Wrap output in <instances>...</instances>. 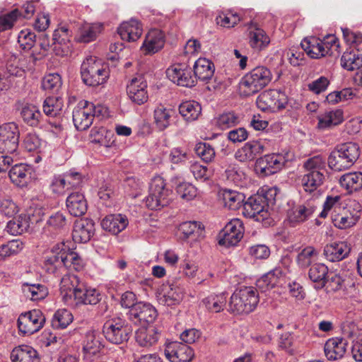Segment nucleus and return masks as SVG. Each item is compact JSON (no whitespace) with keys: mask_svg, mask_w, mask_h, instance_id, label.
<instances>
[{"mask_svg":"<svg viewBox=\"0 0 362 362\" xmlns=\"http://www.w3.org/2000/svg\"><path fill=\"white\" fill-rule=\"evenodd\" d=\"M18 42L22 49L30 50L36 42V35L30 29L22 30L18 33Z\"/></svg>","mask_w":362,"mask_h":362,"instance_id":"59","label":"nucleus"},{"mask_svg":"<svg viewBox=\"0 0 362 362\" xmlns=\"http://www.w3.org/2000/svg\"><path fill=\"white\" fill-rule=\"evenodd\" d=\"M64 250L65 244L64 243H59L54 245L50 251L47 253L44 261V267L47 272L57 274L64 268Z\"/></svg>","mask_w":362,"mask_h":362,"instance_id":"14","label":"nucleus"},{"mask_svg":"<svg viewBox=\"0 0 362 362\" xmlns=\"http://www.w3.org/2000/svg\"><path fill=\"white\" fill-rule=\"evenodd\" d=\"M179 112L185 120L194 121L200 115L202 107L196 101H185L180 105Z\"/></svg>","mask_w":362,"mask_h":362,"instance_id":"43","label":"nucleus"},{"mask_svg":"<svg viewBox=\"0 0 362 362\" xmlns=\"http://www.w3.org/2000/svg\"><path fill=\"white\" fill-rule=\"evenodd\" d=\"M328 272L327 267L322 263H316L311 266L308 276L310 279L315 283H318L321 287L325 286L326 276Z\"/></svg>","mask_w":362,"mask_h":362,"instance_id":"56","label":"nucleus"},{"mask_svg":"<svg viewBox=\"0 0 362 362\" xmlns=\"http://www.w3.org/2000/svg\"><path fill=\"white\" fill-rule=\"evenodd\" d=\"M159 337V332L154 326H142L136 332V341L144 347H148L156 344Z\"/></svg>","mask_w":362,"mask_h":362,"instance_id":"32","label":"nucleus"},{"mask_svg":"<svg viewBox=\"0 0 362 362\" xmlns=\"http://www.w3.org/2000/svg\"><path fill=\"white\" fill-rule=\"evenodd\" d=\"M282 277L280 269H274L257 281V286L262 292H267L276 286Z\"/></svg>","mask_w":362,"mask_h":362,"instance_id":"38","label":"nucleus"},{"mask_svg":"<svg viewBox=\"0 0 362 362\" xmlns=\"http://www.w3.org/2000/svg\"><path fill=\"white\" fill-rule=\"evenodd\" d=\"M226 298L223 293L217 295L211 294L203 299L202 303L209 312L219 313L226 306Z\"/></svg>","mask_w":362,"mask_h":362,"instance_id":"46","label":"nucleus"},{"mask_svg":"<svg viewBox=\"0 0 362 362\" xmlns=\"http://www.w3.org/2000/svg\"><path fill=\"white\" fill-rule=\"evenodd\" d=\"M218 196L224 206L232 210L239 209L245 199L244 194L227 189L221 190Z\"/></svg>","mask_w":362,"mask_h":362,"instance_id":"35","label":"nucleus"},{"mask_svg":"<svg viewBox=\"0 0 362 362\" xmlns=\"http://www.w3.org/2000/svg\"><path fill=\"white\" fill-rule=\"evenodd\" d=\"M250 45L256 49H264L270 42V40L265 32L260 28H255L250 32Z\"/></svg>","mask_w":362,"mask_h":362,"instance_id":"53","label":"nucleus"},{"mask_svg":"<svg viewBox=\"0 0 362 362\" xmlns=\"http://www.w3.org/2000/svg\"><path fill=\"white\" fill-rule=\"evenodd\" d=\"M95 233V223L93 220L81 218L76 220L74 225L72 238L74 242L85 243L88 242Z\"/></svg>","mask_w":362,"mask_h":362,"instance_id":"21","label":"nucleus"},{"mask_svg":"<svg viewBox=\"0 0 362 362\" xmlns=\"http://www.w3.org/2000/svg\"><path fill=\"white\" fill-rule=\"evenodd\" d=\"M20 132L14 122L0 125V153L13 154L18 148Z\"/></svg>","mask_w":362,"mask_h":362,"instance_id":"7","label":"nucleus"},{"mask_svg":"<svg viewBox=\"0 0 362 362\" xmlns=\"http://www.w3.org/2000/svg\"><path fill=\"white\" fill-rule=\"evenodd\" d=\"M74 320L71 313L66 309H59L55 312L52 319V326L54 329H65Z\"/></svg>","mask_w":362,"mask_h":362,"instance_id":"52","label":"nucleus"},{"mask_svg":"<svg viewBox=\"0 0 362 362\" xmlns=\"http://www.w3.org/2000/svg\"><path fill=\"white\" fill-rule=\"evenodd\" d=\"M83 82L89 86H97L106 82L109 76L107 67L95 57H87L81 66Z\"/></svg>","mask_w":362,"mask_h":362,"instance_id":"5","label":"nucleus"},{"mask_svg":"<svg viewBox=\"0 0 362 362\" xmlns=\"http://www.w3.org/2000/svg\"><path fill=\"white\" fill-rule=\"evenodd\" d=\"M316 250L311 246H308L299 252L296 257V262L301 268H306L310 266L317 257Z\"/></svg>","mask_w":362,"mask_h":362,"instance_id":"58","label":"nucleus"},{"mask_svg":"<svg viewBox=\"0 0 362 362\" xmlns=\"http://www.w3.org/2000/svg\"><path fill=\"white\" fill-rule=\"evenodd\" d=\"M179 230L183 235V238H191L197 240L204 235V227L197 221H186L182 223L179 226Z\"/></svg>","mask_w":362,"mask_h":362,"instance_id":"37","label":"nucleus"},{"mask_svg":"<svg viewBox=\"0 0 362 362\" xmlns=\"http://www.w3.org/2000/svg\"><path fill=\"white\" fill-rule=\"evenodd\" d=\"M102 25L98 23L83 25L78 31L76 40L79 42H90L95 40L100 33Z\"/></svg>","mask_w":362,"mask_h":362,"instance_id":"44","label":"nucleus"},{"mask_svg":"<svg viewBox=\"0 0 362 362\" xmlns=\"http://www.w3.org/2000/svg\"><path fill=\"white\" fill-rule=\"evenodd\" d=\"M127 225V218L122 214L108 215L101 221L102 228L115 235L125 229Z\"/></svg>","mask_w":362,"mask_h":362,"instance_id":"31","label":"nucleus"},{"mask_svg":"<svg viewBox=\"0 0 362 362\" xmlns=\"http://www.w3.org/2000/svg\"><path fill=\"white\" fill-rule=\"evenodd\" d=\"M258 303L257 289L252 286H243L236 289L232 294L228 310L234 314H248L255 309Z\"/></svg>","mask_w":362,"mask_h":362,"instance_id":"3","label":"nucleus"},{"mask_svg":"<svg viewBox=\"0 0 362 362\" xmlns=\"http://www.w3.org/2000/svg\"><path fill=\"white\" fill-rule=\"evenodd\" d=\"M244 227L242 221L233 219L223 230V235L219 244L226 247L236 245L243 237Z\"/></svg>","mask_w":362,"mask_h":362,"instance_id":"17","label":"nucleus"},{"mask_svg":"<svg viewBox=\"0 0 362 362\" xmlns=\"http://www.w3.org/2000/svg\"><path fill=\"white\" fill-rule=\"evenodd\" d=\"M164 42L163 33L158 29H153L146 35L141 48L145 54H153L163 47Z\"/></svg>","mask_w":362,"mask_h":362,"instance_id":"29","label":"nucleus"},{"mask_svg":"<svg viewBox=\"0 0 362 362\" xmlns=\"http://www.w3.org/2000/svg\"><path fill=\"white\" fill-rule=\"evenodd\" d=\"M64 262L65 263L64 268L80 271L83 267V262L79 255L73 251H69V248L65 245Z\"/></svg>","mask_w":362,"mask_h":362,"instance_id":"57","label":"nucleus"},{"mask_svg":"<svg viewBox=\"0 0 362 362\" xmlns=\"http://www.w3.org/2000/svg\"><path fill=\"white\" fill-rule=\"evenodd\" d=\"M30 228L29 218L26 215H20L8 221L6 226L7 231L13 235H21Z\"/></svg>","mask_w":362,"mask_h":362,"instance_id":"50","label":"nucleus"},{"mask_svg":"<svg viewBox=\"0 0 362 362\" xmlns=\"http://www.w3.org/2000/svg\"><path fill=\"white\" fill-rule=\"evenodd\" d=\"M257 105L263 111L276 112L286 108L287 98L279 90H268L258 96Z\"/></svg>","mask_w":362,"mask_h":362,"instance_id":"9","label":"nucleus"},{"mask_svg":"<svg viewBox=\"0 0 362 362\" xmlns=\"http://www.w3.org/2000/svg\"><path fill=\"white\" fill-rule=\"evenodd\" d=\"M143 28L141 23L135 20L122 23L118 28V33L122 40L127 42H135L141 36Z\"/></svg>","mask_w":362,"mask_h":362,"instance_id":"25","label":"nucleus"},{"mask_svg":"<svg viewBox=\"0 0 362 362\" xmlns=\"http://www.w3.org/2000/svg\"><path fill=\"white\" fill-rule=\"evenodd\" d=\"M66 204L69 212L74 216H81L87 211V202L81 193L74 192L69 194Z\"/></svg>","mask_w":362,"mask_h":362,"instance_id":"30","label":"nucleus"},{"mask_svg":"<svg viewBox=\"0 0 362 362\" xmlns=\"http://www.w3.org/2000/svg\"><path fill=\"white\" fill-rule=\"evenodd\" d=\"M92 103L80 101L73 110V122L79 131L87 129L93 123Z\"/></svg>","mask_w":362,"mask_h":362,"instance_id":"16","label":"nucleus"},{"mask_svg":"<svg viewBox=\"0 0 362 362\" xmlns=\"http://www.w3.org/2000/svg\"><path fill=\"white\" fill-rule=\"evenodd\" d=\"M83 284L79 281L77 276L74 274H65L61 279L60 291L63 298L66 300L68 298L76 297V293L83 287Z\"/></svg>","mask_w":362,"mask_h":362,"instance_id":"27","label":"nucleus"},{"mask_svg":"<svg viewBox=\"0 0 362 362\" xmlns=\"http://www.w3.org/2000/svg\"><path fill=\"white\" fill-rule=\"evenodd\" d=\"M325 180L323 172H307L300 179V185L303 189L309 193L313 192L320 187Z\"/></svg>","mask_w":362,"mask_h":362,"instance_id":"36","label":"nucleus"},{"mask_svg":"<svg viewBox=\"0 0 362 362\" xmlns=\"http://www.w3.org/2000/svg\"><path fill=\"white\" fill-rule=\"evenodd\" d=\"M43 111L49 117H57L60 115L64 107V101L61 97H47L43 102Z\"/></svg>","mask_w":362,"mask_h":362,"instance_id":"47","label":"nucleus"},{"mask_svg":"<svg viewBox=\"0 0 362 362\" xmlns=\"http://www.w3.org/2000/svg\"><path fill=\"white\" fill-rule=\"evenodd\" d=\"M127 94L136 105H141L148 101L147 82L143 76L139 75L129 81L127 86Z\"/></svg>","mask_w":362,"mask_h":362,"instance_id":"13","label":"nucleus"},{"mask_svg":"<svg viewBox=\"0 0 362 362\" xmlns=\"http://www.w3.org/2000/svg\"><path fill=\"white\" fill-rule=\"evenodd\" d=\"M45 320L42 312L37 309L21 313L18 319L19 332L23 334H33L42 328Z\"/></svg>","mask_w":362,"mask_h":362,"instance_id":"8","label":"nucleus"},{"mask_svg":"<svg viewBox=\"0 0 362 362\" xmlns=\"http://www.w3.org/2000/svg\"><path fill=\"white\" fill-rule=\"evenodd\" d=\"M129 319L136 323H153L157 317L156 308L150 303L139 302L129 311Z\"/></svg>","mask_w":362,"mask_h":362,"instance_id":"18","label":"nucleus"},{"mask_svg":"<svg viewBox=\"0 0 362 362\" xmlns=\"http://www.w3.org/2000/svg\"><path fill=\"white\" fill-rule=\"evenodd\" d=\"M216 23L224 28H233L240 21V18L237 13H222L216 18Z\"/></svg>","mask_w":362,"mask_h":362,"instance_id":"64","label":"nucleus"},{"mask_svg":"<svg viewBox=\"0 0 362 362\" xmlns=\"http://www.w3.org/2000/svg\"><path fill=\"white\" fill-rule=\"evenodd\" d=\"M347 340L335 337L329 339L325 344V353L329 360L334 361L341 358L346 351Z\"/></svg>","mask_w":362,"mask_h":362,"instance_id":"24","label":"nucleus"},{"mask_svg":"<svg viewBox=\"0 0 362 362\" xmlns=\"http://www.w3.org/2000/svg\"><path fill=\"white\" fill-rule=\"evenodd\" d=\"M243 216L253 218L256 221L263 222L269 217V213L265 200L261 196L250 197L243 204Z\"/></svg>","mask_w":362,"mask_h":362,"instance_id":"10","label":"nucleus"},{"mask_svg":"<svg viewBox=\"0 0 362 362\" xmlns=\"http://www.w3.org/2000/svg\"><path fill=\"white\" fill-rule=\"evenodd\" d=\"M103 332L107 341L120 344L129 339L132 329L124 320L113 317L105 322Z\"/></svg>","mask_w":362,"mask_h":362,"instance_id":"6","label":"nucleus"},{"mask_svg":"<svg viewBox=\"0 0 362 362\" xmlns=\"http://www.w3.org/2000/svg\"><path fill=\"white\" fill-rule=\"evenodd\" d=\"M194 150L197 155L206 163L211 162L215 157V151L209 144L200 142L196 145Z\"/></svg>","mask_w":362,"mask_h":362,"instance_id":"62","label":"nucleus"},{"mask_svg":"<svg viewBox=\"0 0 362 362\" xmlns=\"http://www.w3.org/2000/svg\"><path fill=\"white\" fill-rule=\"evenodd\" d=\"M343 121V112L341 110L326 112L318 117L317 127L320 129H329L339 124Z\"/></svg>","mask_w":362,"mask_h":362,"instance_id":"41","label":"nucleus"},{"mask_svg":"<svg viewBox=\"0 0 362 362\" xmlns=\"http://www.w3.org/2000/svg\"><path fill=\"white\" fill-rule=\"evenodd\" d=\"M351 251L350 245L344 241L334 242L324 248V255L329 262H339L346 258Z\"/></svg>","mask_w":362,"mask_h":362,"instance_id":"23","label":"nucleus"},{"mask_svg":"<svg viewBox=\"0 0 362 362\" xmlns=\"http://www.w3.org/2000/svg\"><path fill=\"white\" fill-rule=\"evenodd\" d=\"M360 156V148L357 144L347 142L337 145L329 154L328 166L334 171L349 169Z\"/></svg>","mask_w":362,"mask_h":362,"instance_id":"1","label":"nucleus"},{"mask_svg":"<svg viewBox=\"0 0 362 362\" xmlns=\"http://www.w3.org/2000/svg\"><path fill=\"white\" fill-rule=\"evenodd\" d=\"M357 214L358 212L355 214L345 216L337 215L332 218V222L336 227L340 229H346L352 227L356 225L360 218V216Z\"/></svg>","mask_w":362,"mask_h":362,"instance_id":"60","label":"nucleus"},{"mask_svg":"<svg viewBox=\"0 0 362 362\" xmlns=\"http://www.w3.org/2000/svg\"><path fill=\"white\" fill-rule=\"evenodd\" d=\"M315 210V208L309 203L297 205L288 212V220L293 226L303 223L312 216Z\"/></svg>","mask_w":362,"mask_h":362,"instance_id":"34","label":"nucleus"},{"mask_svg":"<svg viewBox=\"0 0 362 362\" xmlns=\"http://www.w3.org/2000/svg\"><path fill=\"white\" fill-rule=\"evenodd\" d=\"M286 159L280 153L265 155L257 160L256 170L262 175L268 176L279 171L285 165Z\"/></svg>","mask_w":362,"mask_h":362,"instance_id":"12","label":"nucleus"},{"mask_svg":"<svg viewBox=\"0 0 362 362\" xmlns=\"http://www.w3.org/2000/svg\"><path fill=\"white\" fill-rule=\"evenodd\" d=\"M61 86L62 79L58 74H49L46 75L42 82V88L47 91L56 92Z\"/></svg>","mask_w":362,"mask_h":362,"instance_id":"61","label":"nucleus"},{"mask_svg":"<svg viewBox=\"0 0 362 362\" xmlns=\"http://www.w3.org/2000/svg\"><path fill=\"white\" fill-rule=\"evenodd\" d=\"M341 186L349 192L356 191L362 187V173H349L342 175L339 180Z\"/></svg>","mask_w":362,"mask_h":362,"instance_id":"48","label":"nucleus"},{"mask_svg":"<svg viewBox=\"0 0 362 362\" xmlns=\"http://www.w3.org/2000/svg\"><path fill=\"white\" fill-rule=\"evenodd\" d=\"M70 36V31L66 27H61L54 30L52 42L53 51L56 55L62 56L68 52Z\"/></svg>","mask_w":362,"mask_h":362,"instance_id":"26","label":"nucleus"},{"mask_svg":"<svg viewBox=\"0 0 362 362\" xmlns=\"http://www.w3.org/2000/svg\"><path fill=\"white\" fill-rule=\"evenodd\" d=\"M272 74L264 66H258L246 74L239 84L240 93L248 97L255 95L265 88L272 81Z\"/></svg>","mask_w":362,"mask_h":362,"instance_id":"2","label":"nucleus"},{"mask_svg":"<svg viewBox=\"0 0 362 362\" xmlns=\"http://www.w3.org/2000/svg\"><path fill=\"white\" fill-rule=\"evenodd\" d=\"M21 116L23 122L30 127H37L42 118V114L37 107L28 104L22 107Z\"/></svg>","mask_w":362,"mask_h":362,"instance_id":"42","label":"nucleus"},{"mask_svg":"<svg viewBox=\"0 0 362 362\" xmlns=\"http://www.w3.org/2000/svg\"><path fill=\"white\" fill-rule=\"evenodd\" d=\"M342 67L347 71H354L362 67V55L357 51L346 52L341 58Z\"/></svg>","mask_w":362,"mask_h":362,"instance_id":"49","label":"nucleus"},{"mask_svg":"<svg viewBox=\"0 0 362 362\" xmlns=\"http://www.w3.org/2000/svg\"><path fill=\"white\" fill-rule=\"evenodd\" d=\"M302 49L313 59H318L328 55V50L325 49L322 41L315 37L305 38L300 43Z\"/></svg>","mask_w":362,"mask_h":362,"instance_id":"28","label":"nucleus"},{"mask_svg":"<svg viewBox=\"0 0 362 362\" xmlns=\"http://www.w3.org/2000/svg\"><path fill=\"white\" fill-rule=\"evenodd\" d=\"M67 221L62 212H57L49 216L47 221V227L52 230H61L65 228Z\"/></svg>","mask_w":362,"mask_h":362,"instance_id":"63","label":"nucleus"},{"mask_svg":"<svg viewBox=\"0 0 362 362\" xmlns=\"http://www.w3.org/2000/svg\"><path fill=\"white\" fill-rule=\"evenodd\" d=\"M174 110L170 108H166L160 105L154 110V119L157 127L160 130H164L170 124V120Z\"/></svg>","mask_w":362,"mask_h":362,"instance_id":"45","label":"nucleus"},{"mask_svg":"<svg viewBox=\"0 0 362 362\" xmlns=\"http://www.w3.org/2000/svg\"><path fill=\"white\" fill-rule=\"evenodd\" d=\"M30 175V170L22 163L13 166L8 173L12 182L19 187H24L28 184Z\"/></svg>","mask_w":362,"mask_h":362,"instance_id":"40","label":"nucleus"},{"mask_svg":"<svg viewBox=\"0 0 362 362\" xmlns=\"http://www.w3.org/2000/svg\"><path fill=\"white\" fill-rule=\"evenodd\" d=\"M167 77L177 86L192 88L195 86V76L185 64H174L166 70Z\"/></svg>","mask_w":362,"mask_h":362,"instance_id":"11","label":"nucleus"},{"mask_svg":"<svg viewBox=\"0 0 362 362\" xmlns=\"http://www.w3.org/2000/svg\"><path fill=\"white\" fill-rule=\"evenodd\" d=\"M264 151L265 146L262 141H250L235 151V158L240 162L247 163L254 160Z\"/></svg>","mask_w":362,"mask_h":362,"instance_id":"22","label":"nucleus"},{"mask_svg":"<svg viewBox=\"0 0 362 362\" xmlns=\"http://www.w3.org/2000/svg\"><path fill=\"white\" fill-rule=\"evenodd\" d=\"M214 65L206 58L198 59L194 65V74L196 77L203 81H209L214 74Z\"/></svg>","mask_w":362,"mask_h":362,"instance_id":"39","label":"nucleus"},{"mask_svg":"<svg viewBox=\"0 0 362 362\" xmlns=\"http://www.w3.org/2000/svg\"><path fill=\"white\" fill-rule=\"evenodd\" d=\"M215 119L216 125L223 130L236 126L240 122L239 115L233 111L223 112Z\"/></svg>","mask_w":362,"mask_h":362,"instance_id":"54","label":"nucleus"},{"mask_svg":"<svg viewBox=\"0 0 362 362\" xmlns=\"http://www.w3.org/2000/svg\"><path fill=\"white\" fill-rule=\"evenodd\" d=\"M81 181V177L78 173H67L64 176L58 175L52 179L50 188L54 193L62 194L66 190L78 187Z\"/></svg>","mask_w":362,"mask_h":362,"instance_id":"20","label":"nucleus"},{"mask_svg":"<svg viewBox=\"0 0 362 362\" xmlns=\"http://www.w3.org/2000/svg\"><path fill=\"white\" fill-rule=\"evenodd\" d=\"M76 303L96 305L100 300V294L95 288H85L84 286L78 291L75 298Z\"/></svg>","mask_w":362,"mask_h":362,"instance_id":"51","label":"nucleus"},{"mask_svg":"<svg viewBox=\"0 0 362 362\" xmlns=\"http://www.w3.org/2000/svg\"><path fill=\"white\" fill-rule=\"evenodd\" d=\"M10 357L12 362H39L37 351L28 345L15 347Z\"/></svg>","mask_w":362,"mask_h":362,"instance_id":"33","label":"nucleus"},{"mask_svg":"<svg viewBox=\"0 0 362 362\" xmlns=\"http://www.w3.org/2000/svg\"><path fill=\"white\" fill-rule=\"evenodd\" d=\"M172 191L166 187V183L160 176H155L152 178L148 195L145 199L144 203L151 210H158L168 206L171 200Z\"/></svg>","mask_w":362,"mask_h":362,"instance_id":"4","label":"nucleus"},{"mask_svg":"<svg viewBox=\"0 0 362 362\" xmlns=\"http://www.w3.org/2000/svg\"><path fill=\"white\" fill-rule=\"evenodd\" d=\"M103 350L99 337L93 333L88 334L83 345L84 358L88 362H106L103 359Z\"/></svg>","mask_w":362,"mask_h":362,"instance_id":"19","label":"nucleus"},{"mask_svg":"<svg viewBox=\"0 0 362 362\" xmlns=\"http://www.w3.org/2000/svg\"><path fill=\"white\" fill-rule=\"evenodd\" d=\"M23 292L27 298L32 300H39L45 298L48 292L45 286L41 284H24L23 285Z\"/></svg>","mask_w":362,"mask_h":362,"instance_id":"55","label":"nucleus"},{"mask_svg":"<svg viewBox=\"0 0 362 362\" xmlns=\"http://www.w3.org/2000/svg\"><path fill=\"white\" fill-rule=\"evenodd\" d=\"M165 356L170 362H189L194 357V351L187 344L171 341L165 346Z\"/></svg>","mask_w":362,"mask_h":362,"instance_id":"15","label":"nucleus"}]
</instances>
